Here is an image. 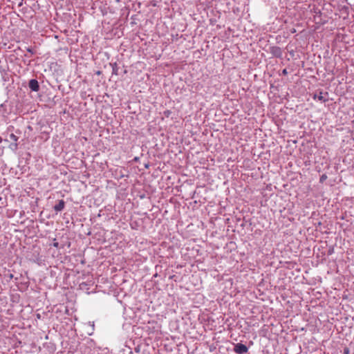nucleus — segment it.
I'll use <instances>...</instances> for the list:
<instances>
[{
  "label": "nucleus",
  "mask_w": 354,
  "mask_h": 354,
  "mask_svg": "<svg viewBox=\"0 0 354 354\" xmlns=\"http://www.w3.org/2000/svg\"><path fill=\"white\" fill-rule=\"evenodd\" d=\"M344 354H348L349 353V349L348 348H346L344 351Z\"/></svg>",
  "instance_id": "obj_9"
},
{
  "label": "nucleus",
  "mask_w": 354,
  "mask_h": 354,
  "mask_svg": "<svg viewBox=\"0 0 354 354\" xmlns=\"http://www.w3.org/2000/svg\"><path fill=\"white\" fill-rule=\"evenodd\" d=\"M28 86L33 91H37L39 88L38 82L36 80H31L29 82Z\"/></svg>",
  "instance_id": "obj_2"
},
{
  "label": "nucleus",
  "mask_w": 354,
  "mask_h": 354,
  "mask_svg": "<svg viewBox=\"0 0 354 354\" xmlns=\"http://www.w3.org/2000/svg\"><path fill=\"white\" fill-rule=\"evenodd\" d=\"M283 73L286 74V69L283 70Z\"/></svg>",
  "instance_id": "obj_12"
},
{
  "label": "nucleus",
  "mask_w": 354,
  "mask_h": 354,
  "mask_svg": "<svg viewBox=\"0 0 354 354\" xmlns=\"http://www.w3.org/2000/svg\"><path fill=\"white\" fill-rule=\"evenodd\" d=\"M15 148L17 147V143L15 144Z\"/></svg>",
  "instance_id": "obj_13"
},
{
  "label": "nucleus",
  "mask_w": 354,
  "mask_h": 354,
  "mask_svg": "<svg viewBox=\"0 0 354 354\" xmlns=\"http://www.w3.org/2000/svg\"><path fill=\"white\" fill-rule=\"evenodd\" d=\"M3 139L0 136V143L2 142Z\"/></svg>",
  "instance_id": "obj_11"
},
{
  "label": "nucleus",
  "mask_w": 354,
  "mask_h": 354,
  "mask_svg": "<svg viewBox=\"0 0 354 354\" xmlns=\"http://www.w3.org/2000/svg\"><path fill=\"white\" fill-rule=\"evenodd\" d=\"M10 138L11 139V140L14 141L15 142H17V141L18 140V137L15 135L14 133H11L10 135Z\"/></svg>",
  "instance_id": "obj_6"
},
{
  "label": "nucleus",
  "mask_w": 354,
  "mask_h": 354,
  "mask_svg": "<svg viewBox=\"0 0 354 354\" xmlns=\"http://www.w3.org/2000/svg\"><path fill=\"white\" fill-rule=\"evenodd\" d=\"M271 53H272L274 55H275V56H277V57H280V56H281V49H280V48L277 47V46H275V47H272V48Z\"/></svg>",
  "instance_id": "obj_5"
},
{
  "label": "nucleus",
  "mask_w": 354,
  "mask_h": 354,
  "mask_svg": "<svg viewBox=\"0 0 354 354\" xmlns=\"http://www.w3.org/2000/svg\"><path fill=\"white\" fill-rule=\"evenodd\" d=\"M234 351L237 354H245L248 351V348L245 345L238 343L234 346Z\"/></svg>",
  "instance_id": "obj_1"
},
{
  "label": "nucleus",
  "mask_w": 354,
  "mask_h": 354,
  "mask_svg": "<svg viewBox=\"0 0 354 354\" xmlns=\"http://www.w3.org/2000/svg\"><path fill=\"white\" fill-rule=\"evenodd\" d=\"M64 206H65L64 201L63 200H60L59 201V203L57 205H55L54 209L56 212H60V211H62L64 208Z\"/></svg>",
  "instance_id": "obj_4"
},
{
  "label": "nucleus",
  "mask_w": 354,
  "mask_h": 354,
  "mask_svg": "<svg viewBox=\"0 0 354 354\" xmlns=\"http://www.w3.org/2000/svg\"><path fill=\"white\" fill-rule=\"evenodd\" d=\"M326 178V175H322L320 178V181L321 182H323L324 180H325Z\"/></svg>",
  "instance_id": "obj_8"
},
{
  "label": "nucleus",
  "mask_w": 354,
  "mask_h": 354,
  "mask_svg": "<svg viewBox=\"0 0 354 354\" xmlns=\"http://www.w3.org/2000/svg\"><path fill=\"white\" fill-rule=\"evenodd\" d=\"M54 246H55V247H57V246H58V243H54Z\"/></svg>",
  "instance_id": "obj_10"
},
{
  "label": "nucleus",
  "mask_w": 354,
  "mask_h": 354,
  "mask_svg": "<svg viewBox=\"0 0 354 354\" xmlns=\"http://www.w3.org/2000/svg\"><path fill=\"white\" fill-rule=\"evenodd\" d=\"M171 113V111L169 110H167L164 112V115L166 116V117H169L170 115V114Z\"/></svg>",
  "instance_id": "obj_7"
},
{
  "label": "nucleus",
  "mask_w": 354,
  "mask_h": 354,
  "mask_svg": "<svg viewBox=\"0 0 354 354\" xmlns=\"http://www.w3.org/2000/svg\"><path fill=\"white\" fill-rule=\"evenodd\" d=\"M314 100H317L322 102H326L328 100L323 95V92L320 91L319 94H315L313 96Z\"/></svg>",
  "instance_id": "obj_3"
}]
</instances>
